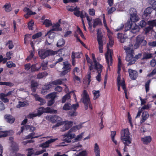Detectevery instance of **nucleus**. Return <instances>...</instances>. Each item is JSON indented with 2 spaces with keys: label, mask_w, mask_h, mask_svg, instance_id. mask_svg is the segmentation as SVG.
I'll return each instance as SVG.
<instances>
[{
  "label": "nucleus",
  "mask_w": 156,
  "mask_h": 156,
  "mask_svg": "<svg viewBox=\"0 0 156 156\" xmlns=\"http://www.w3.org/2000/svg\"><path fill=\"white\" fill-rule=\"evenodd\" d=\"M129 13L130 21L127 23V27L129 30H131V31L132 33L136 34L139 32L140 27L138 26L136 24L135 22L138 21L140 18L137 14L136 10L133 8L130 9Z\"/></svg>",
  "instance_id": "obj_1"
},
{
  "label": "nucleus",
  "mask_w": 156,
  "mask_h": 156,
  "mask_svg": "<svg viewBox=\"0 0 156 156\" xmlns=\"http://www.w3.org/2000/svg\"><path fill=\"white\" fill-rule=\"evenodd\" d=\"M63 50V49H60L58 51H54L51 49H48L46 50H42L38 51V54L41 58L43 59L48 56L54 55L58 53L59 55L61 54V55L62 56L63 54L62 53V52Z\"/></svg>",
  "instance_id": "obj_2"
},
{
  "label": "nucleus",
  "mask_w": 156,
  "mask_h": 156,
  "mask_svg": "<svg viewBox=\"0 0 156 156\" xmlns=\"http://www.w3.org/2000/svg\"><path fill=\"white\" fill-rule=\"evenodd\" d=\"M77 130L76 127L75 126L73 127L69 131L66 133L62 135L64 138H66L63 140L64 142L60 144V146H64L63 144L64 142L66 143H70L71 142V140L74 138L75 136V135L74 134H72L71 133L72 132H75Z\"/></svg>",
  "instance_id": "obj_3"
},
{
  "label": "nucleus",
  "mask_w": 156,
  "mask_h": 156,
  "mask_svg": "<svg viewBox=\"0 0 156 156\" xmlns=\"http://www.w3.org/2000/svg\"><path fill=\"white\" fill-rule=\"evenodd\" d=\"M124 48L126 54V60L127 61L129 62L127 64V66L132 65L133 64H130V63L132 61L133 59L134 51L130 47L126 46H124Z\"/></svg>",
  "instance_id": "obj_4"
},
{
  "label": "nucleus",
  "mask_w": 156,
  "mask_h": 156,
  "mask_svg": "<svg viewBox=\"0 0 156 156\" xmlns=\"http://www.w3.org/2000/svg\"><path fill=\"white\" fill-rule=\"evenodd\" d=\"M129 132L128 129H124L121 131V139L125 143L127 142L131 143L132 139L129 136Z\"/></svg>",
  "instance_id": "obj_5"
},
{
  "label": "nucleus",
  "mask_w": 156,
  "mask_h": 156,
  "mask_svg": "<svg viewBox=\"0 0 156 156\" xmlns=\"http://www.w3.org/2000/svg\"><path fill=\"white\" fill-rule=\"evenodd\" d=\"M147 44V42L145 40L144 37L142 35H139L136 37L134 47L135 48H137L140 46H145Z\"/></svg>",
  "instance_id": "obj_6"
},
{
  "label": "nucleus",
  "mask_w": 156,
  "mask_h": 156,
  "mask_svg": "<svg viewBox=\"0 0 156 156\" xmlns=\"http://www.w3.org/2000/svg\"><path fill=\"white\" fill-rule=\"evenodd\" d=\"M60 24L58 23L55 24L52 26V29L49 31L47 33V34L49 38L52 39L54 38L55 36V33L53 32V31H61L62 29L60 27Z\"/></svg>",
  "instance_id": "obj_7"
},
{
  "label": "nucleus",
  "mask_w": 156,
  "mask_h": 156,
  "mask_svg": "<svg viewBox=\"0 0 156 156\" xmlns=\"http://www.w3.org/2000/svg\"><path fill=\"white\" fill-rule=\"evenodd\" d=\"M103 36L101 33H97V39L99 45V52L100 53H102L103 52V43L102 39Z\"/></svg>",
  "instance_id": "obj_8"
},
{
  "label": "nucleus",
  "mask_w": 156,
  "mask_h": 156,
  "mask_svg": "<svg viewBox=\"0 0 156 156\" xmlns=\"http://www.w3.org/2000/svg\"><path fill=\"white\" fill-rule=\"evenodd\" d=\"M153 10V8L151 6H149L146 8L142 16L144 19H147L151 16V14Z\"/></svg>",
  "instance_id": "obj_9"
},
{
  "label": "nucleus",
  "mask_w": 156,
  "mask_h": 156,
  "mask_svg": "<svg viewBox=\"0 0 156 156\" xmlns=\"http://www.w3.org/2000/svg\"><path fill=\"white\" fill-rule=\"evenodd\" d=\"M82 99V102L84 104H89L91 102L89 95L85 90H83Z\"/></svg>",
  "instance_id": "obj_10"
},
{
  "label": "nucleus",
  "mask_w": 156,
  "mask_h": 156,
  "mask_svg": "<svg viewBox=\"0 0 156 156\" xmlns=\"http://www.w3.org/2000/svg\"><path fill=\"white\" fill-rule=\"evenodd\" d=\"M129 76L130 78L132 80H135L138 76L137 72L134 70L129 69L128 70Z\"/></svg>",
  "instance_id": "obj_11"
},
{
  "label": "nucleus",
  "mask_w": 156,
  "mask_h": 156,
  "mask_svg": "<svg viewBox=\"0 0 156 156\" xmlns=\"http://www.w3.org/2000/svg\"><path fill=\"white\" fill-rule=\"evenodd\" d=\"M64 122L65 125L61 129V131L62 132L65 131L69 129L73 124V122L72 121H65Z\"/></svg>",
  "instance_id": "obj_12"
},
{
  "label": "nucleus",
  "mask_w": 156,
  "mask_h": 156,
  "mask_svg": "<svg viewBox=\"0 0 156 156\" xmlns=\"http://www.w3.org/2000/svg\"><path fill=\"white\" fill-rule=\"evenodd\" d=\"M58 138L51 139L48 140L44 143L41 144L39 145V147H42L43 148L48 147L49 146V144L55 142V140H57Z\"/></svg>",
  "instance_id": "obj_13"
},
{
  "label": "nucleus",
  "mask_w": 156,
  "mask_h": 156,
  "mask_svg": "<svg viewBox=\"0 0 156 156\" xmlns=\"http://www.w3.org/2000/svg\"><path fill=\"white\" fill-rule=\"evenodd\" d=\"M99 66L95 67V69L97 70L98 75L96 76L97 80L99 82L101 81V73L102 71L103 66L101 64H99Z\"/></svg>",
  "instance_id": "obj_14"
},
{
  "label": "nucleus",
  "mask_w": 156,
  "mask_h": 156,
  "mask_svg": "<svg viewBox=\"0 0 156 156\" xmlns=\"http://www.w3.org/2000/svg\"><path fill=\"white\" fill-rule=\"evenodd\" d=\"M80 8L77 6V8L73 12L74 14L77 17H80L81 18H84L85 16H84V14L85 12L83 10L80 11Z\"/></svg>",
  "instance_id": "obj_15"
},
{
  "label": "nucleus",
  "mask_w": 156,
  "mask_h": 156,
  "mask_svg": "<svg viewBox=\"0 0 156 156\" xmlns=\"http://www.w3.org/2000/svg\"><path fill=\"white\" fill-rule=\"evenodd\" d=\"M48 120L52 122H61L62 119L58 116L55 115L52 116H48Z\"/></svg>",
  "instance_id": "obj_16"
},
{
  "label": "nucleus",
  "mask_w": 156,
  "mask_h": 156,
  "mask_svg": "<svg viewBox=\"0 0 156 156\" xmlns=\"http://www.w3.org/2000/svg\"><path fill=\"white\" fill-rule=\"evenodd\" d=\"M5 119L6 121L11 124L14 123L15 121V118L10 115H5L4 116Z\"/></svg>",
  "instance_id": "obj_17"
},
{
  "label": "nucleus",
  "mask_w": 156,
  "mask_h": 156,
  "mask_svg": "<svg viewBox=\"0 0 156 156\" xmlns=\"http://www.w3.org/2000/svg\"><path fill=\"white\" fill-rule=\"evenodd\" d=\"M41 66L40 63H36L32 65L31 67V71L32 72L38 71L41 68Z\"/></svg>",
  "instance_id": "obj_18"
},
{
  "label": "nucleus",
  "mask_w": 156,
  "mask_h": 156,
  "mask_svg": "<svg viewBox=\"0 0 156 156\" xmlns=\"http://www.w3.org/2000/svg\"><path fill=\"white\" fill-rule=\"evenodd\" d=\"M52 82H49L48 83L44 85L42 87V90L41 91V93L44 94L46 91L47 90L50 89L52 87Z\"/></svg>",
  "instance_id": "obj_19"
},
{
  "label": "nucleus",
  "mask_w": 156,
  "mask_h": 156,
  "mask_svg": "<svg viewBox=\"0 0 156 156\" xmlns=\"http://www.w3.org/2000/svg\"><path fill=\"white\" fill-rule=\"evenodd\" d=\"M141 140L144 144L146 145L150 143L151 141L152 138L151 136H147L142 138Z\"/></svg>",
  "instance_id": "obj_20"
},
{
  "label": "nucleus",
  "mask_w": 156,
  "mask_h": 156,
  "mask_svg": "<svg viewBox=\"0 0 156 156\" xmlns=\"http://www.w3.org/2000/svg\"><path fill=\"white\" fill-rule=\"evenodd\" d=\"M105 57L106 62L108 64V67L110 65H112V55H111V53H110L109 55V58L110 59V61L109 59V56L108 53L105 55Z\"/></svg>",
  "instance_id": "obj_21"
},
{
  "label": "nucleus",
  "mask_w": 156,
  "mask_h": 156,
  "mask_svg": "<svg viewBox=\"0 0 156 156\" xmlns=\"http://www.w3.org/2000/svg\"><path fill=\"white\" fill-rule=\"evenodd\" d=\"M149 114L147 111H144L142 113V119L140 121V122L141 123L144 122L149 117Z\"/></svg>",
  "instance_id": "obj_22"
},
{
  "label": "nucleus",
  "mask_w": 156,
  "mask_h": 156,
  "mask_svg": "<svg viewBox=\"0 0 156 156\" xmlns=\"http://www.w3.org/2000/svg\"><path fill=\"white\" fill-rule=\"evenodd\" d=\"M63 69H65L69 72L71 70V65L68 62H64L63 63Z\"/></svg>",
  "instance_id": "obj_23"
},
{
  "label": "nucleus",
  "mask_w": 156,
  "mask_h": 156,
  "mask_svg": "<svg viewBox=\"0 0 156 156\" xmlns=\"http://www.w3.org/2000/svg\"><path fill=\"white\" fill-rule=\"evenodd\" d=\"M56 92H53L47 95L46 98L48 99H55L56 97Z\"/></svg>",
  "instance_id": "obj_24"
},
{
  "label": "nucleus",
  "mask_w": 156,
  "mask_h": 156,
  "mask_svg": "<svg viewBox=\"0 0 156 156\" xmlns=\"http://www.w3.org/2000/svg\"><path fill=\"white\" fill-rule=\"evenodd\" d=\"M6 12H9L11 11L12 9L11 4L10 3H6L3 6Z\"/></svg>",
  "instance_id": "obj_25"
},
{
  "label": "nucleus",
  "mask_w": 156,
  "mask_h": 156,
  "mask_svg": "<svg viewBox=\"0 0 156 156\" xmlns=\"http://www.w3.org/2000/svg\"><path fill=\"white\" fill-rule=\"evenodd\" d=\"M94 152L95 156H100V148L97 143L94 144Z\"/></svg>",
  "instance_id": "obj_26"
},
{
  "label": "nucleus",
  "mask_w": 156,
  "mask_h": 156,
  "mask_svg": "<svg viewBox=\"0 0 156 156\" xmlns=\"http://www.w3.org/2000/svg\"><path fill=\"white\" fill-rule=\"evenodd\" d=\"M118 38L121 43H124L125 41L126 38L124 37V35L122 33H118Z\"/></svg>",
  "instance_id": "obj_27"
},
{
  "label": "nucleus",
  "mask_w": 156,
  "mask_h": 156,
  "mask_svg": "<svg viewBox=\"0 0 156 156\" xmlns=\"http://www.w3.org/2000/svg\"><path fill=\"white\" fill-rule=\"evenodd\" d=\"M72 108V106L69 103H67L65 104L63 107V109L65 111L71 110Z\"/></svg>",
  "instance_id": "obj_28"
},
{
  "label": "nucleus",
  "mask_w": 156,
  "mask_h": 156,
  "mask_svg": "<svg viewBox=\"0 0 156 156\" xmlns=\"http://www.w3.org/2000/svg\"><path fill=\"white\" fill-rule=\"evenodd\" d=\"M148 3L150 5L152 6L153 10H155L156 14V1L154 0H149Z\"/></svg>",
  "instance_id": "obj_29"
},
{
  "label": "nucleus",
  "mask_w": 156,
  "mask_h": 156,
  "mask_svg": "<svg viewBox=\"0 0 156 156\" xmlns=\"http://www.w3.org/2000/svg\"><path fill=\"white\" fill-rule=\"evenodd\" d=\"M48 73L46 71L39 73L37 75V79H41L44 77L47 76Z\"/></svg>",
  "instance_id": "obj_30"
},
{
  "label": "nucleus",
  "mask_w": 156,
  "mask_h": 156,
  "mask_svg": "<svg viewBox=\"0 0 156 156\" xmlns=\"http://www.w3.org/2000/svg\"><path fill=\"white\" fill-rule=\"evenodd\" d=\"M65 43V41L63 38H61L59 40L57 43V46L58 47H60L63 46Z\"/></svg>",
  "instance_id": "obj_31"
},
{
  "label": "nucleus",
  "mask_w": 156,
  "mask_h": 156,
  "mask_svg": "<svg viewBox=\"0 0 156 156\" xmlns=\"http://www.w3.org/2000/svg\"><path fill=\"white\" fill-rule=\"evenodd\" d=\"M142 55V54L141 53H139L138 54L135 55L134 57L133 61L131 62L130 63V64H134L136 61L139 58H140Z\"/></svg>",
  "instance_id": "obj_32"
},
{
  "label": "nucleus",
  "mask_w": 156,
  "mask_h": 156,
  "mask_svg": "<svg viewBox=\"0 0 156 156\" xmlns=\"http://www.w3.org/2000/svg\"><path fill=\"white\" fill-rule=\"evenodd\" d=\"M151 80H148L145 83V88L147 93L149 91L150 89V85L151 82Z\"/></svg>",
  "instance_id": "obj_33"
},
{
  "label": "nucleus",
  "mask_w": 156,
  "mask_h": 156,
  "mask_svg": "<svg viewBox=\"0 0 156 156\" xmlns=\"http://www.w3.org/2000/svg\"><path fill=\"white\" fill-rule=\"evenodd\" d=\"M93 93L94 95V100H96L101 95V94L99 90H94L93 91Z\"/></svg>",
  "instance_id": "obj_34"
},
{
  "label": "nucleus",
  "mask_w": 156,
  "mask_h": 156,
  "mask_svg": "<svg viewBox=\"0 0 156 156\" xmlns=\"http://www.w3.org/2000/svg\"><path fill=\"white\" fill-rule=\"evenodd\" d=\"M43 24L47 27H49L52 25L51 21L48 19H46L43 23Z\"/></svg>",
  "instance_id": "obj_35"
},
{
  "label": "nucleus",
  "mask_w": 156,
  "mask_h": 156,
  "mask_svg": "<svg viewBox=\"0 0 156 156\" xmlns=\"http://www.w3.org/2000/svg\"><path fill=\"white\" fill-rule=\"evenodd\" d=\"M91 55L93 62L94 63L95 68L99 66H98L100 64L96 61L94 54V53H92Z\"/></svg>",
  "instance_id": "obj_36"
},
{
  "label": "nucleus",
  "mask_w": 156,
  "mask_h": 156,
  "mask_svg": "<svg viewBox=\"0 0 156 156\" xmlns=\"http://www.w3.org/2000/svg\"><path fill=\"white\" fill-rule=\"evenodd\" d=\"M152 54L151 53H145L144 54L142 59H147L151 58H152Z\"/></svg>",
  "instance_id": "obj_37"
},
{
  "label": "nucleus",
  "mask_w": 156,
  "mask_h": 156,
  "mask_svg": "<svg viewBox=\"0 0 156 156\" xmlns=\"http://www.w3.org/2000/svg\"><path fill=\"white\" fill-rule=\"evenodd\" d=\"M70 96L69 94H67L62 98V102L64 103L67 100L69 99L70 98Z\"/></svg>",
  "instance_id": "obj_38"
},
{
  "label": "nucleus",
  "mask_w": 156,
  "mask_h": 156,
  "mask_svg": "<svg viewBox=\"0 0 156 156\" xmlns=\"http://www.w3.org/2000/svg\"><path fill=\"white\" fill-rule=\"evenodd\" d=\"M51 82L52 85H61L62 84V81L61 79L56 80L52 81Z\"/></svg>",
  "instance_id": "obj_39"
},
{
  "label": "nucleus",
  "mask_w": 156,
  "mask_h": 156,
  "mask_svg": "<svg viewBox=\"0 0 156 156\" xmlns=\"http://www.w3.org/2000/svg\"><path fill=\"white\" fill-rule=\"evenodd\" d=\"M148 24L149 26L153 28L154 26H156V20H154L148 22Z\"/></svg>",
  "instance_id": "obj_40"
},
{
  "label": "nucleus",
  "mask_w": 156,
  "mask_h": 156,
  "mask_svg": "<svg viewBox=\"0 0 156 156\" xmlns=\"http://www.w3.org/2000/svg\"><path fill=\"white\" fill-rule=\"evenodd\" d=\"M8 45H9L8 48L9 49H12L14 47V45L13 44V42L12 40H9L8 42L5 44L6 46H7Z\"/></svg>",
  "instance_id": "obj_41"
},
{
  "label": "nucleus",
  "mask_w": 156,
  "mask_h": 156,
  "mask_svg": "<svg viewBox=\"0 0 156 156\" xmlns=\"http://www.w3.org/2000/svg\"><path fill=\"white\" fill-rule=\"evenodd\" d=\"M6 65L7 67L9 68L12 67H15L16 66V64L12 61H9L7 62Z\"/></svg>",
  "instance_id": "obj_42"
},
{
  "label": "nucleus",
  "mask_w": 156,
  "mask_h": 156,
  "mask_svg": "<svg viewBox=\"0 0 156 156\" xmlns=\"http://www.w3.org/2000/svg\"><path fill=\"white\" fill-rule=\"evenodd\" d=\"M34 22L31 20L28 23V27L29 30H33V26L34 24Z\"/></svg>",
  "instance_id": "obj_43"
},
{
  "label": "nucleus",
  "mask_w": 156,
  "mask_h": 156,
  "mask_svg": "<svg viewBox=\"0 0 156 156\" xmlns=\"http://www.w3.org/2000/svg\"><path fill=\"white\" fill-rule=\"evenodd\" d=\"M8 136V133L6 131H0V138L5 137Z\"/></svg>",
  "instance_id": "obj_44"
},
{
  "label": "nucleus",
  "mask_w": 156,
  "mask_h": 156,
  "mask_svg": "<svg viewBox=\"0 0 156 156\" xmlns=\"http://www.w3.org/2000/svg\"><path fill=\"white\" fill-rule=\"evenodd\" d=\"M68 115L71 117L75 116L77 115V112L76 111H70L68 112Z\"/></svg>",
  "instance_id": "obj_45"
},
{
  "label": "nucleus",
  "mask_w": 156,
  "mask_h": 156,
  "mask_svg": "<svg viewBox=\"0 0 156 156\" xmlns=\"http://www.w3.org/2000/svg\"><path fill=\"white\" fill-rule=\"evenodd\" d=\"M19 104L17 106V108L25 106L27 104V102H21L19 101Z\"/></svg>",
  "instance_id": "obj_46"
},
{
  "label": "nucleus",
  "mask_w": 156,
  "mask_h": 156,
  "mask_svg": "<svg viewBox=\"0 0 156 156\" xmlns=\"http://www.w3.org/2000/svg\"><path fill=\"white\" fill-rule=\"evenodd\" d=\"M42 35V33L41 32H39L33 35L32 38L35 39L41 37Z\"/></svg>",
  "instance_id": "obj_47"
},
{
  "label": "nucleus",
  "mask_w": 156,
  "mask_h": 156,
  "mask_svg": "<svg viewBox=\"0 0 156 156\" xmlns=\"http://www.w3.org/2000/svg\"><path fill=\"white\" fill-rule=\"evenodd\" d=\"M35 133L34 132H32L29 134L28 135L26 136L24 139H28L30 138L31 139H33V136L34 135Z\"/></svg>",
  "instance_id": "obj_48"
},
{
  "label": "nucleus",
  "mask_w": 156,
  "mask_h": 156,
  "mask_svg": "<svg viewBox=\"0 0 156 156\" xmlns=\"http://www.w3.org/2000/svg\"><path fill=\"white\" fill-rule=\"evenodd\" d=\"M43 113H44V112L43 107H41L39 108L37 110V113L38 115L40 116Z\"/></svg>",
  "instance_id": "obj_49"
},
{
  "label": "nucleus",
  "mask_w": 156,
  "mask_h": 156,
  "mask_svg": "<svg viewBox=\"0 0 156 156\" xmlns=\"http://www.w3.org/2000/svg\"><path fill=\"white\" fill-rule=\"evenodd\" d=\"M91 72L90 71H88L87 72V81L88 82V84L89 85L90 82L91 81L90 79L91 78Z\"/></svg>",
  "instance_id": "obj_50"
},
{
  "label": "nucleus",
  "mask_w": 156,
  "mask_h": 156,
  "mask_svg": "<svg viewBox=\"0 0 156 156\" xmlns=\"http://www.w3.org/2000/svg\"><path fill=\"white\" fill-rule=\"evenodd\" d=\"M156 74V67L154 69L152 72L150 73L147 75V76L149 77H151L153 75Z\"/></svg>",
  "instance_id": "obj_51"
},
{
  "label": "nucleus",
  "mask_w": 156,
  "mask_h": 156,
  "mask_svg": "<svg viewBox=\"0 0 156 156\" xmlns=\"http://www.w3.org/2000/svg\"><path fill=\"white\" fill-rule=\"evenodd\" d=\"M26 151H28V154L31 156L34 154V151L33 148H28Z\"/></svg>",
  "instance_id": "obj_52"
},
{
  "label": "nucleus",
  "mask_w": 156,
  "mask_h": 156,
  "mask_svg": "<svg viewBox=\"0 0 156 156\" xmlns=\"http://www.w3.org/2000/svg\"><path fill=\"white\" fill-rule=\"evenodd\" d=\"M46 151L45 149H43L40 151H37L35 154V155H37L41 154L43 153Z\"/></svg>",
  "instance_id": "obj_53"
},
{
  "label": "nucleus",
  "mask_w": 156,
  "mask_h": 156,
  "mask_svg": "<svg viewBox=\"0 0 156 156\" xmlns=\"http://www.w3.org/2000/svg\"><path fill=\"white\" fill-rule=\"evenodd\" d=\"M146 24V23L145 21L144 20H142L140 22L139 24V26H140L141 27H143L145 26Z\"/></svg>",
  "instance_id": "obj_54"
},
{
  "label": "nucleus",
  "mask_w": 156,
  "mask_h": 156,
  "mask_svg": "<svg viewBox=\"0 0 156 156\" xmlns=\"http://www.w3.org/2000/svg\"><path fill=\"white\" fill-rule=\"evenodd\" d=\"M55 102V99H50L47 102V105L48 106H51L54 104Z\"/></svg>",
  "instance_id": "obj_55"
},
{
  "label": "nucleus",
  "mask_w": 156,
  "mask_h": 156,
  "mask_svg": "<svg viewBox=\"0 0 156 156\" xmlns=\"http://www.w3.org/2000/svg\"><path fill=\"white\" fill-rule=\"evenodd\" d=\"M13 55L12 51H9L6 54V56L8 58V60L10 59L11 58V56Z\"/></svg>",
  "instance_id": "obj_56"
},
{
  "label": "nucleus",
  "mask_w": 156,
  "mask_h": 156,
  "mask_svg": "<svg viewBox=\"0 0 156 156\" xmlns=\"http://www.w3.org/2000/svg\"><path fill=\"white\" fill-rule=\"evenodd\" d=\"M74 53H73L71 55V58H72V65L73 66H75V57L73 55Z\"/></svg>",
  "instance_id": "obj_57"
},
{
  "label": "nucleus",
  "mask_w": 156,
  "mask_h": 156,
  "mask_svg": "<svg viewBox=\"0 0 156 156\" xmlns=\"http://www.w3.org/2000/svg\"><path fill=\"white\" fill-rule=\"evenodd\" d=\"M73 75V79L74 81H75L76 80L80 82V79L79 77L76 76L75 74Z\"/></svg>",
  "instance_id": "obj_58"
},
{
  "label": "nucleus",
  "mask_w": 156,
  "mask_h": 156,
  "mask_svg": "<svg viewBox=\"0 0 156 156\" xmlns=\"http://www.w3.org/2000/svg\"><path fill=\"white\" fill-rule=\"evenodd\" d=\"M116 10L115 7H112L108 11V14H110Z\"/></svg>",
  "instance_id": "obj_59"
},
{
  "label": "nucleus",
  "mask_w": 156,
  "mask_h": 156,
  "mask_svg": "<svg viewBox=\"0 0 156 156\" xmlns=\"http://www.w3.org/2000/svg\"><path fill=\"white\" fill-rule=\"evenodd\" d=\"M31 64L30 63L26 64L24 65L25 69L26 70L28 71L29 69H31Z\"/></svg>",
  "instance_id": "obj_60"
},
{
  "label": "nucleus",
  "mask_w": 156,
  "mask_h": 156,
  "mask_svg": "<svg viewBox=\"0 0 156 156\" xmlns=\"http://www.w3.org/2000/svg\"><path fill=\"white\" fill-rule=\"evenodd\" d=\"M38 86V84L36 82L32 81L31 82V87H37Z\"/></svg>",
  "instance_id": "obj_61"
},
{
  "label": "nucleus",
  "mask_w": 156,
  "mask_h": 156,
  "mask_svg": "<svg viewBox=\"0 0 156 156\" xmlns=\"http://www.w3.org/2000/svg\"><path fill=\"white\" fill-rule=\"evenodd\" d=\"M62 87H61L58 86H57L55 89V91H57L59 92H61L62 91Z\"/></svg>",
  "instance_id": "obj_62"
},
{
  "label": "nucleus",
  "mask_w": 156,
  "mask_h": 156,
  "mask_svg": "<svg viewBox=\"0 0 156 156\" xmlns=\"http://www.w3.org/2000/svg\"><path fill=\"white\" fill-rule=\"evenodd\" d=\"M89 14L91 16L95 15V10L94 9H89Z\"/></svg>",
  "instance_id": "obj_63"
},
{
  "label": "nucleus",
  "mask_w": 156,
  "mask_h": 156,
  "mask_svg": "<svg viewBox=\"0 0 156 156\" xmlns=\"http://www.w3.org/2000/svg\"><path fill=\"white\" fill-rule=\"evenodd\" d=\"M86 155L87 153L86 151H83L79 153L78 156H86Z\"/></svg>",
  "instance_id": "obj_64"
}]
</instances>
